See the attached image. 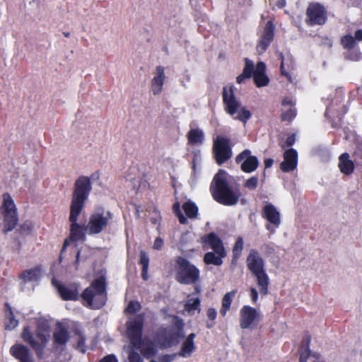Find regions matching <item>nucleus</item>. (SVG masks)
Masks as SVG:
<instances>
[{
	"mask_svg": "<svg viewBox=\"0 0 362 362\" xmlns=\"http://www.w3.org/2000/svg\"><path fill=\"white\" fill-rule=\"evenodd\" d=\"M81 298L83 304L91 309H99L106 302L105 279L103 277L94 280L90 286L86 288L81 295L78 293L76 284H69V300Z\"/></svg>",
	"mask_w": 362,
	"mask_h": 362,
	"instance_id": "nucleus-1",
	"label": "nucleus"
},
{
	"mask_svg": "<svg viewBox=\"0 0 362 362\" xmlns=\"http://www.w3.org/2000/svg\"><path fill=\"white\" fill-rule=\"evenodd\" d=\"M211 192L214 199L223 205H235L241 194L237 187L230 186L227 175L223 170L214 176L211 185Z\"/></svg>",
	"mask_w": 362,
	"mask_h": 362,
	"instance_id": "nucleus-2",
	"label": "nucleus"
},
{
	"mask_svg": "<svg viewBox=\"0 0 362 362\" xmlns=\"http://www.w3.org/2000/svg\"><path fill=\"white\" fill-rule=\"evenodd\" d=\"M91 191L92 184L88 177L81 175L75 181L69 207V220L78 219Z\"/></svg>",
	"mask_w": 362,
	"mask_h": 362,
	"instance_id": "nucleus-3",
	"label": "nucleus"
},
{
	"mask_svg": "<svg viewBox=\"0 0 362 362\" xmlns=\"http://www.w3.org/2000/svg\"><path fill=\"white\" fill-rule=\"evenodd\" d=\"M144 324V317L139 315L130 320L127 325V334L129 339L130 344L134 349H140L146 358H151L156 354L153 345L145 344L141 340V332Z\"/></svg>",
	"mask_w": 362,
	"mask_h": 362,
	"instance_id": "nucleus-4",
	"label": "nucleus"
},
{
	"mask_svg": "<svg viewBox=\"0 0 362 362\" xmlns=\"http://www.w3.org/2000/svg\"><path fill=\"white\" fill-rule=\"evenodd\" d=\"M247 266L255 277V282L260 293L263 296L267 295L269 279L264 269V261L255 250H250L247 258Z\"/></svg>",
	"mask_w": 362,
	"mask_h": 362,
	"instance_id": "nucleus-5",
	"label": "nucleus"
},
{
	"mask_svg": "<svg viewBox=\"0 0 362 362\" xmlns=\"http://www.w3.org/2000/svg\"><path fill=\"white\" fill-rule=\"evenodd\" d=\"M222 95L226 112L231 116L237 114L234 119L246 123L250 118L251 113L245 107L242 106L241 103L235 98L233 87H224Z\"/></svg>",
	"mask_w": 362,
	"mask_h": 362,
	"instance_id": "nucleus-6",
	"label": "nucleus"
},
{
	"mask_svg": "<svg viewBox=\"0 0 362 362\" xmlns=\"http://www.w3.org/2000/svg\"><path fill=\"white\" fill-rule=\"evenodd\" d=\"M50 327L47 322L37 323L36 336L40 342L37 341L28 326L23 328L21 337L25 342L28 344L37 353L42 352L50 337Z\"/></svg>",
	"mask_w": 362,
	"mask_h": 362,
	"instance_id": "nucleus-7",
	"label": "nucleus"
},
{
	"mask_svg": "<svg viewBox=\"0 0 362 362\" xmlns=\"http://www.w3.org/2000/svg\"><path fill=\"white\" fill-rule=\"evenodd\" d=\"M2 198L3 203L0 206V214L3 218L2 232L7 234L16 227L19 218L17 207L11 196L6 192L3 194Z\"/></svg>",
	"mask_w": 362,
	"mask_h": 362,
	"instance_id": "nucleus-8",
	"label": "nucleus"
},
{
	"mask_svg": "<svg viewBox=\"0 0 362 362\" xmlns=\"http://www.w3.org/2000/svg\"><path fill=\"white\" fill-rule=\"evenodd\" d=\"M177 276L178 282L183 284H191L197 281L199 276V271L186 259L179 257L177 259Z\"/></svg>",
	"mask_w": 362,
	"mask_h": 362,
	"instance_id": "nucleus-9",
	"label": "nucleus"
},
{
	"mask_svg": "<svg viewBox=\"0 0 362 362\" xmlns=\"http://www.w3.org/2000/svg\"><path fill=\"white\" fill-rule=\"evenodd\" d=\"M112 218V216L110 212L98 209L90 216L86 229L90 234H98L107 227Z\"/></svg>",
	"mask_w": 362,
	"mask_h": 362,
	"instance_id": "nucleus-10",
	"label": "nucleus"
},
{
	"mask_svg": "<svg viewBox=\"0 0 362 362\" xmlns=\"http://www.w3.org/2000/svg\"><path fill=\"white\" fill-rule=\"evenodd\" d=\"M213 153L217 163L220 165L232 157L230 140L218 136L214 140Z\"/></svg>",
	"mask_w": 362,
	"mask_h": 362,
	"instance_id": "nucleus-11",
	"label": "nucleus"
},
{
	"mask_svg": "<svg viewBox=\"0 0 362 362\" xmlns=\"http://www.w3.org/2000/svg\"><path fill=\"white\" fill-rule=\"evenodd\" d=\"M261 320V313L257 309L244 305L240 310V327L247 329Z\"/></svg>",
	"mask_w": 362,
	"mask_h": 362,
	"instance_id": "nucleus-12",
	"label": "nucleus"
},
{
	"mask_svg": "<svg viewBox=\"0 0 362 362\" xmlns=\"http://www.w3.org/2000/svg\"><path fill=\"white\" fill-rule=\"evenodd\" d=\"M307 23L310 25H322L326 21V13L324 8L319 4L313 3L309 5L306 11Z\"/></svg>",
	"mask_w": 362,
	"mask_h": 362,
	"instance_id": "nucleus-13",
	"label": "nucleus"
},
{
	"mask_svg": "<svg viewBox=\"0 0 362 362\" xmlns=\"http://www.w3.org/2000/svg\"><path fill=\"white\" fill-rule=\"evenodd\" d=\"M237 163H241L240 168L245 173H252L255 171L258 165L259 160L256 156L251 155V151L245 149L239 153L236 158Z\"/></svg>",
	"mask_w": 362,
	"mask_h": 362,
	"instance_id": "nucleus-14",
	"label": "nucleus"
},
{
	"mask_svg": "<svg viewBox=\"0 0 362 362\" xmlns=\"http://www.w3.org/2000/svg\"><path fill=\"white\" fill-rule=\"evenodd\" d=\"M274 35V25L271 21H268L260 35L257 42L256 49L257 52L262 54L268 48L271 42L273 41Z\"/></svg>",
	"mask_w": 362,
	"mask_h": 362,
	"instance_id": "nucleus-15",
	"label": "nucleus"
},
{
	"mask_svg": "<svg viewBox=\"0 0 362 362\" xmlns=\"http://www.w3.org/2000/svg\"><path fill=\"white\" fill-rule=\"evenodd\" d=\"M10 354L19 362H33V355L28 347L21 344H16L10 349Z\"/></svg>",
	"mask_w": 362,
	"mask_h": 362,
	"instance_id": "nucleus-16",
	"label": "nucleus"
},
{
	"mask_svg": "<svg viewBox=\"0 0 362 362\" xmlns=\"http://www.w3.org/2000/svg\"><path fill=\"white\" fill-rule=\"evenodd\" d=\"M298 162V155L296 150L290 148L284 153V161L281 163V169L285 173L296 169Z\"/></svg>",
	"mask_w": 362,
	"mask_h": 362,
	"instance_id": "nucleus-17",
	"label": "nucleus"
},
{
	"mask_svg": "<svg viewBox=\"0 0 362 362\" xmlns=\"http://www.w3.org/2000/svg\"><path fill=\"white\" fill-rule=\"evenodd\" d=\"M165 79V69L161 66H157L155 71V76L151 81V91L153 95H158L163 90V86Z\"/></svg>",
	"mask_w": 362,
	"mask_h": 362,
	"instance_id": "nucleus-18",
	"label": "nucleus"
},
{
	"mask_svg": "<svg viewBox=\"0 0 362 362\" xmlns=\"http://www.w3.org/2000/svg\"><path fill=\"white\" fill-rule=\"evenodd\" d=\"M203 241L209 244L216 255L222 257L226 255L221 240L215 233H211L208 235L203 237Z\"/></svg>",
	"mask_w": 362,
	"mask_h": 362,
	"instance_id": "nucleus-19",
	"label": "nucleus"
},
{
	"mask_svg": "<svg viewBox=\"0 0 362 362\" xmlns=\"http://www.w3.org/2000/svg\"><path fill=\"white\" fill-rule=\"evenodd\" d=\"M266 65L262 62L257 64L255 69L252 73L255 83L257 87L265 86L269 83V78L265 74Z\"/></svg>",
	"mask_w": 362,
	"mask_h": 362,
	"instance_id": "nucleus-20",
	"label": "nucleus"
},
{
	"mask_svg": "<svg viewBox=\"0 0 362 362\" xmlns=\"http://www.w3.org/2000/svg\"><path fill=\"white\" fill-rule=\"evenodd\" d=\"M68 341V329L57 322L53 334V344L55 347L65 345Z\"/></svg>",
	"mask_w": 362,
	"mask_h": 362,
	"instance_id": "nucleus-21",
	"label": "nucleus"
},
{
	"mask_svg": "<svg viewBox=\"0 0 362 362\" xmlns=\"http://www.w3.org/2000/svg\"><path fill=\"white\" fill-rule=\"evenodd\" d=\"M71 329L73 332V336H71V338L73 341H75L76 343H73V346L75 347L76 349L78 350L82 353H84L86 351V346L84 344L85 337L83 334L81 325L74 322L72 324Z\"/></svg>",
	"mask_w": 362,
	"mask_h": 362,
	"instance_id": "nucleus-22",
	"label": "nucleus"
},
{
	"mask_svg": "<svg viewBox=\"0 0 362 362\" xmlns=\"http://www.w3.org/2000/svg\"><path fill=\"white\" fill-rule=\"evenodd\" d=\"M263 217L275 226L280 224V214L275 206L269 203L265 204L263 209Z\"/></svg>",
	"mask_w": 362,
	"mask_h": 362,
	"instance_id": "nucleus-23",
	"label": "nucleus"
},
{
	"mask_svg": "<svg viewBox=\"0 0 362 362\" xmlns=\"http://www.w3.org/2000/svg\"><path fill=\"white\" fill-rule=\"evenodd\" d=\"M196 337V334L194 333H191L184 341L182 343L180 351L179 352V356L183 358L189 357L192 353L195 351L196 346L194 345V338Z\"/></svg>",
	"mask_w": 362,
	"mask_h": 362,
	"instance_id": "nucleus-24",
	"label": "nucleus"
},
{
	"mask_svg": "<svg viewBox=\"0 0 362 362\" xmlns=\"http://www.w3.org/2000/svg\"><path fill=\"white\" fill-rule=\"evenodd\" d=\"M188 142L192 145H202L204 140V132L199 129H191L187 134Z\"/></svg>",
	"mask_w": 362,
	"mask_h": 362,
	"instance_id": "nucleus-25",
	"label": "nucleus"
},
{
	"mask_svg": "<svg viewBox=\"0 0 362 362\" xmlns=\"http://www.w3.org/2000/svg\"><path fill=\"white\" fill-rule=\"evenodd\" d=\"M5 313L6 322L5 323V329L11 330L16 328L18 325V321L15 318L12 308L8 303L5 305Z\"/></svg>",
	"mask_w": 362,
	"mask_h": 362,
	"instance_id": "nucleus-26",
	"label": "nucleus"
},
{
	"mask_svg": "<svg viewBox=\"0 0 362 362\" xmlns=\"http://www.w3.org/2000/svg\"><path fill=\"white\" fill-rule=\"evenodd\" d=\"M254 71V63L252 60L245 58V67L243 69V73L239 75L237 78L236 81L238 83H242L243 81L247 79L250 78L252 73Z\"/></svg>",
	"mask_w": 362,
	"mask_h": 362,
	"instance_id": "nucleus-27",
	"label": "nucleus"
},
{
	"mask_svg": "<svg viewBox=\"0 0 362 362\" xmlns=\"http://www.w3.org/2000/svg\"><path fill=\"white\" fill-rule=\"evenodd\" d=\"M339 167L341 171L344 174H350L354 170V164L351 160H349V156L348 153H344L339 157Z\"/></svg>",
	"mask_w": 362,
	"mask_h": 362,
	"instance_id": "nucleus-28",
	"label": "nucleus"
},
{
	"mask_svg": "<svg viewBox=\"0 0 362 362\" xmlns=\"http://www.w3.org/2000/svg\"><path fill=\"white\" fill-rule=\"evenodd\" d=\"M40 274L41 268L40 266H37L33 269L23 271L20 275V279L24 281H37L39 279Z\"/></svg>",
	"mask_w": 362,
	"mask_h": 362,
	"instance_id": "nucleus-29",
	"label": "nucleus"
},
{
	"mask_svg": "<svg viewBox=\"0 0 362 362\" xmlns=\"http://www.w3.org/2000/svg\"><path fill=\"white\" fill-rule=\"evenodd\" d=\"M223 257L216 255L212 252H206L204 257V261L206 264H214L216 266H220L222 264V258Z\"/></svg>",
	"mask_w": 362,
	"mask_h": 362,
	"instance_id": "nucleus-30",
	"label": "nucleus"
},
{
	"mask_svg": "<svg viewBox=\"0 0 362 362\" xmlns=\"http://www.w3.org/2000/svg\"><path fill=\"white\" fill-rule=\"evenodd\" d=\"M235 296V292H228L226 293L222 300V308L220 310L221 314L223 316H225L227 311L230 309L231 302L233 300V298Z\"/></svg>",
	"mask_w": 362,
	"mask_h": 362,
	"instance_id": "nucleus-31",
	"label": "nucleus"
},
{
	"mask_svg": "<svg viewBox=\"0 0 362 362\" xmlns=\"http://www.w3.org/2000/svg\"><path fill=\"white\" fill-rule=\"evenodd\" d=\"M76 221L77 219L75 221L69 220L72 223L71 226V235L75 240L81 239L83 237V228L76 223Z\"/></svg>",
	"mask_w": 362,
	"mask_h": 362,
	"instance_id": "nucleus-32",
	"label": "nucleus"
},
{
	"mask_svg": "<svg viewBox=\"0 0 362 362\" xmlns=\"http://www.w3.org/2000/svg\"><path fill=\"white\" fill-rule=\"evenodd\" d=\"M182 207L186 215L189 218H192L197 216L198 209L197 206L193 202H187L183 204Z\"/></svg>",
	"mask_w": 362,
	"mask_h": 362,
	"instance_id": "nucleus-33",
	"label": "nucleus"
},
{
	"mask_svg": "<svg viewBox=\"0 0 362 362\" xmlns=\"http://www.w3.org/2000/svg\"><path fill=\"white\" fill-rule=\"evenodd\" d=\"M53 286L57 288L61 297L64 300H68V287L63 286L59 281L53 278L52 280Z\"/></svg>",
	"mask_w": 362,
	"mask_h": 362,
	"instance_id": "nucleus-34",
	"label": "nucleus"
},
{
	"mask_svg": "<svg viewBox=\"0 0 362 362\" xmlns=\"http://www.w3.org/2000/svg\"><path fill=\"white\" fill-rule=\"evenodd\" d=\"M310 342V337L308 336L306 339V345L305 349H302L300 350L299 362H307V359L311 355V351L309 349Z\"/></svg>",
	"mask_w": 362,
	"mask_h": 362,
	"instance_id": "nucleus-35",
	"label": "nucleus"
},
{
	"mask_svg": "<svg viewBox=\"0 0 362 362\" xmlns=\"http://www.w3.org/2000/svg\"><path fill=\"white\" fill-rule=\"evenodd\" d=\"M200 300L198 298L189 299L185 304V310L188 312L195 311L197 310L200 311L199 308Z\"/></svg>",
	"mask_w": 362,
	"mask_h": 362,
	"instance_id": "nucleus-36",
	"label": "nucleus"
},
{
	"mask_svg": "<svg viewBox=\"0 0 362 362\" xmlns=\"http://www.w3.org/2000/svg\"><path fill=\"white\" fill-rule=\"evenodd\" d=\"M33 227L34 225L32 221H26L20 226L18 233L21 235L29 234L32 232Z\"/></svg>",
	"mask_w": 362,
	"mask_h": 362,
	"instance_id": "nucleus-37",
	"label": "nucleus"
},
{
	"mask_svg": "<svg viewBox=\"0 0 362 362\" xmlns=\"http://www.w3.org/2000/svg\"><path fill=\"white\" fill-rule=\"evenodd\" d=\"M243 248V240L242 238L239 237L237 239L235 244L234 245V247H233V259H237L240 257V255H241Z\"/></svg>",
	"mask_w": 362,
	"mask_h": 362,
	"instance_id": "nucleus-38",
	"label": "nucleus"
},
{
	"mask_svg": "<svg viewBox=\"0 0 362 362\" xmlns=\"http://www.w3.org/2000/svg\"><path fill=\"white\" fill-rule=\"evenodd\" d=\"M341 45L345 49H351L355 47L356 42L354 37L351 35H345L341 39Z\"/></svg>",
	"mask_w": 362,
	"mask_h": 362,
	"instance_id": "nucleus-39",
	"label": "nucleus"
},
{
	"mask_svg": "<svg viewBox=\"0 0 362 362\" xmlns=\"http://www.w3.org/2000/svg\"><path fill=\"white\" fill-rule=\"evenodd\" d=\"M207 317L211 320L206 323V327L211 328L215 325L214 320L216 317V311L214 308H209L207 310Z\"/></svg>",
	"mask_w": 362,
	"mask_h": 362,
	"instance_id": "nucleus-40",
	"label": "nucleus"
},
{
	"mask_svg": "<svg viewBox=\"0 0 362 362\" xmlns=\"http://www.w3.org/2000/svg\"><path fill=\"white\" fill-rule=\"evenodd\" d=\"M257 183L258 178L257 177H252L245 182V187L249 189L253 190L257 187Z\"/></svg>",
	"mask_w": 362,
	"mask_h": 362,
	"instance_id": "nucleus-41",
	"label": "nucleus"
},
{
	"mask_svg": "<svg viewBox=\"0 0 362 362\" xmlns=\"http://www.w3.org/2000/svg\"><path fill=\"white\" fill-rule=\"evenodd\" d=\"M296 116V110L293 107H289L288 110H285L282 114V119L284 120H291Z\"/></svg>",
	"mask_w": 362,
	"mask_h": 362,
	"instance_id": "nucleus-42",
	"label": "nucleus"
},
{
	"mask_svg": "<svg viewBox=\"0 0 362 362\" xmlns=\"http://www.w3.org/2000/svg\"><path fill=\"white\" fill-rule=\"evenodd\" d=\"M140 305L137 302H130L126 308V311L129 313H135L140 310Z\"/></svg>",
	"mask_w": 362,
	"mask_h": 362,
	"instance_id": "nucleus-43",
	"label": "nucleus"
},
{
	"mask_svg": "<svg viewBox=\"0 0 362 362\" xmlns=\"http://www.w3.org/2000/svg\"><path fill=\"white\" fill-rule=\"evenodd\" d=\"M149 263V259L147 254L144 251L140 252V264L142 265V268L148 269Z\"/></svg>",
	"mask_w": 362,
	"mask_h": 362,
	"instance_id": "nucleus-44",
	"label": "nucleus"
},
{
	"mask_svg": "<svg viewBox=\"0 0 362 362\" xmlns=\"http://www.w3.org/2000/svg\"><path fill=\"white\" fill-rule=\"evenodd\" d=\"M262 252L267 255H272L274 252V248L272 244H263L260 248Z\"/></svg>",
	"mask_w": 362,
	"mask_h": 362,
	"instance_id": "nucleus-45",
	"label": "nucleus"
},
{
	"mask_svg": "<svg viewBox=\"0 0 362 362\" xmlns=\"http://www.w3.org/2000/svg\"><path fill=\"white\" fill-rule=\"evenodd\" d=\"M129 362H143L139 354L134 351H130L128 357Z\"/></svg>",
	"mask_w": 362,
	"mask_h": 362,
	"instance_id": "nucleus-46",
	"label": "nucleus"
},
{
	"mask_svg": "<svg viewBox=\"0 0 362 362\" xmlns=\"http://www.w3.org/2000/svg\"><path fill=\"white\" fill-rule=\"evenodd\" d=\"M296 141L295 135L292 134L286 139L285 144L282 145V148H286L287 146H291L294 144Z\"/></svg>",
	"mask_w": 362,
	"mask_h": 362,
	"instance_id": "nucleus-47",
	"label": "nucleus"
},
{
	"mask_svg": "<svg viewBox=\"0 0 362 362\" xmlns=\"http://www.w3.org/2000/svg\"><path fill=\"white\" fill-rule=\"evenodd\" d=\"M250 297L252 299V303H255L257 301L258 299V293L255 288H251L250 290Z\"/></svg>",
	"mask_w": 362,
	"mask_h": 362,
	"instance_id": "nucleus-48",
	"label": "nucleus"
},
{
	"mask_svg": "<svg viewBox=\"0 0 362 362\" xmlns=\"http://www.w3.org/2000/svg\"><path fill=\"white\" fill-rule=\"evenodd\" d=\"M68 247V237H66L64 240V243H63V246H62V250H61V253L59 256V264H60L62 261V253L66 250V247Z\"/></svg>",
	"mask_w": 362,
	"mask_h": 362,
	"instance_id": "nucleus-49",
	"label": "nucleus"
},
{
	"mask_svg": "<svg viewBox=\"0 0 362 362\" xmlns=\"http://www.w3.org/2000/svg\"><path fill=\"white\" fill-rule=\"evenodd\" d=\"M163 240L160 238H157L154 241L153 248L156 250H160L163 247Z\"/></svg>",
	"mask_w": 362,
	"mask_h": 362,
	"instance_id": "nucleus-50",
	"label": "nucleus"
},
{
	"mask_svg": "<svg viewBox=\"0 0 362 362\" xmlns=\"http://www.w3.org/2000/svg\"><path fill=\"white\" fill-rule=\"evenodd\" d=\"M100 362H117V359L115 355L110 354L104 357Z\"/></svg>",
	"mask_w": 362,
	"mask_h": 362,
	"instance_id": "nucleus-51",
	"label": "nucleus"
},
{
	"mask_svg": "<svg viewBox=\"0 0 362 362\" xmlns=\"http://www.w3.org/2000/svg\"><path fill=\"white\" fill-rule=\"evenodd\" d=\"M282 105L286 107V106L289 107H293V106L294 105V102L293 101L292 99L291 98H286L285 99H284L283 102H282Z\"/></svg>",
	"mask_w": 362,
	"mask_h": 362,
	"instance_id": "nucleus-52",
	"label": "nucleus"
},
{
	"mask_svg": "<svg viewBox=\"0 0 362 362\" xmlns=\"http://www.w3.org/2000/svg\"><path fill=\"white\" fill-rule=\"evenodd\" d=\"M176 343H177V339H174L173 337H170L168 339H167L166 342L164 344V346H171L172 345Z\"/></svg>",
	"mask_w": 362,
	"mask_h": 362,
	"instance_id": "nucleus-53",
	"label": "nucleus"
},
{
	"mask_svg": "<svg viewBox=\"0 0 362 362\" xmlns=\"http://www.w3.org/2000/svg\"><path fill=\"white\" fill-rule=\"evenodd\" d=\"M176 216L178 217L179 218V221L181 224H185L187 222V218L184 216V215L181 213H179L177 214H176Z\"/></svg>",
	"mask_w": 362,
	"mask_h": 362,
	"instance_id": "nucleus-54",
	"label": "nucleus"
},
{
	"mask_svg": "<svg viewBox=\"0 0 362 362\" xmlns=\"http://www.w3.org/2000/svg\"><path fill=\"white\" fill-rule=\"evenodd\" d=\"M354 38H355L358 41H361L362 40V30H358L357 31H356Z\"/></svg>",
	"mask_w": 362,
	"mask_h": 362,
	"instance_id": "nucleus-55",
	"label": "nucleus"
},
{
	"mask_svg": "<svg viewBox=\"0 0 362 362\" xmlns=\"http://www.w3.org/2000/svg\"><path fill=\"white\" fill-rule=\"evenodd\" d=\"M173 211L175 214H177L179 213H181L180 209V204L178 202H176L173 204Z\"/></svg>",
	"mask_w": 362,
	"mask_h": 362,
	"instance_id": "nucleus-56",
	"label": "nucleus"
},
{
	"mask_svg": "<svg viewBox=\"0 0 362 362\" xmlns=\"http://www.w3.org/2000/svg\"><path fill=\"white\" fill-rule=\"evenodd\" d=\"M189 81H190V76H189V75H187V76H186V81H187V83H186L185 81H183V80H182V79H181V80H180V83H181V85H182L185 88H187L188 87V86H187V83H188V82H189Z\"/></svg>",
	"mask_w": 362,
	"mask_h": 362,
	"instance_id": "nucleus-57",
	"label": "nucleus"
},
{
	"mask_svg": "<svg viewBox=\"0 0 362 362\" xmlns=\"http://www.w3.org/2000/svg\"><path fill=\"white\" fill-rule=\"evenodd\" d=\"M273 159L268 158L264 160V165L266 168H270L273 164Z\"/></svg>",
	"mask_w": 362,
	"mask_h": 362,
	"instance_id": "nucleus-58",
	"label": "nucleus"
},
{
	"mask_svg": "<svg viewBox=\"0 0 362 362\" xmlns=\"http://www.w3.org/2000/svg\"><path fill=\"white\" fill-rule=\"evenodd\" d=\"M276 5L278 8H282L286 5V1L285 0H279V1H277Z\"/></svg>",
	"mask_w": 362,
	"mask_h": 362,
	"instance_id": "nucleus-59",
	"label": "nucleus"
},
{
	"mask_svg": "<svg viewBox=\"0 0 362 362\" xmlns=\"http://www.w3.org/2000/svg\"><path fill=\"white\" fill-rule=\"evenodd\" d=\"M147 272L148 269L142 268L141 275L144 280H146L148 279Z\"/></svg>",
	"mask_w": 362,
	"mask_h": 362,
	"instance_id": "nucleus-60",
	"label": "nucleus"
},
{
	"mask_svg": "<svg viewBox=\"0 0 362 362\" xmlns=\"http://www.w3.org/2000/svg\"><path fill=\"white\" fill-rule=\"evenodd\" d=\"M310 356L313 357L315 360H319L320 358V355L318 353H313Z\"/></svg>",
	"mask_w": 362,
	"mask_h": 362,
	"instance_id": "nucleus-61",
	"label": "nucleus"
},
{
	"mask_svg": "<svg viewBox=\"0 0 362 362\" xmlns=\"http://www.w3.org/2000/svg\"><path fill=\"white\" fill-rule=\"evenodd\" d=\"M143 211V209H142V207L141 206H137L136 207V212L137 216L139 217L140 216V215H139L140 211Z\"/></svg>",
	"mask_w": 362,
	"mask_h": 362,
	"instance_id": "nucleus-62",
	"label": "nucleus"
},
{
	"mask_svg": "<svg viewBox=\"0 0 362 362\" xmlns=\"http://www.w3.org/2000/svg\"><path fill=\"white\" fill-rule=\"evenodd\" d=\"M171 360H172V358H170V356H167V359H166L165 362H170Z\"/></svg>",
	"mask_w": 362,
	"mask_h": 362,
	"instance_id": "nucleus-63",
	"label": "nucleus"
},
{
	"mask_svg": "<svg viewBox=\"0 0 362 362\" xmlns=\"http://www.w3.org/2000/svg\"><path fill=\"white\" fill-rule=\"evenodd\" d=\"M267 228L268 230H272V231L274 230V229H272V228H271V226H270L269 225H267Z\"/></svg>",
	"mask_w": 362,
	"mask_h": 362,
	"instance_id": "nucleus-64",
	"label": "nucleus"
}]
</instances>
